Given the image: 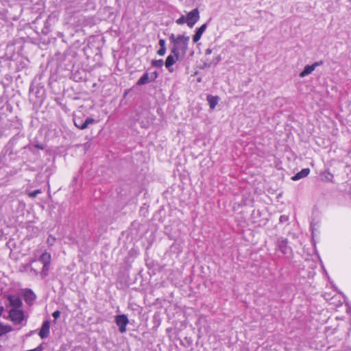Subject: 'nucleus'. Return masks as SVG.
I'll return each instance as SVG.
<instances>
[{"label": "nucleus", "mask_w": 351, "mask_h": 351, "mask_svg": "<svg viewBox=\"0 0 351 351\" xmlns=\"http://www.w3.org/2000/svg\"><path fill=\"white\" fill-rule=\"evenodd\" d=\"M210 53H211V49H206V54H210Z\"/></svg>", "instance_id": "cd10ccee"}, {"label": "nucleus", "mask_w": 351, "mask_h": 351, "mask_svg": "<svg viewBox=\"0 0 351 351\" xmlns=\"http://www.w3.org/2000/svg\"><path fill=\"white\" fill-rule=\"evenodd\" d=\"M49 265H50V264H44L43 265V270H42V274L44 276H47V273H48V271H49Z\"/></svg>", "instance_id": "5701e85b"}, {"label": "nucleus", "mask_w": 351, "mask_h": 351, "mask_svg": "<svg viewBox=\"0 0 351 351\" xmlns=\"http://www.w3.org/2000/svg\"><path fill=\"white\" fill-rule=\"evenodd\" d=\"M176 23H177L178 25H182V24H184V23H186V16H185L182 15L179 19H178L176 20Z\"/></svg>", "instance_id": "aec40b11"}, {"label": "nucleus", "mask_w": 351, "mask_h": 351, "mask_svg": "<svg viewBox=\"0 0 351 351\" xmlns=\"http://www.w3.org/2000/svg\"><path fill=\"white\" fill-rule=\"evenodd\" d=\"M24 298L25 302H32L36 299V295L31 289H27L25 291Z\"/></svg>", "instance_id": "2eb2a0df"}, {"label": "nucleus", "mask_w": 351, "mask_h": 351, "mask_svg": "<svg viewBox=\"0 0 351 351\" xmlns=\"http://www.w3.org/2000/svg\"><path fill=\"white\" fill-rule=\"evenodd\" d=\"M199 12L197 8H195L191 12H189L186 16V24L190 27L192 28L195 24L199 21Z\"/></svg>", "instance_id": "20e7f679"}, {"label": "nucleus", "mask_w": 351, "mask_h": 351, "mask_svg": "<svg viewBox=\"0 0 351 351\" xmlns=\"http://www.w3.org/2000/svg\"><path fill=\"white\" fill-rule=\"evenodd\" d=\"M182 58V56L178 53H171L167 57L165 60V66L167 68L169 72H173V69L172 66Z\"/></svg>", "instance_id": "423d86ee"}, {"label": "nucleus", "mask_w": 351, "mask_h": 351, "mask_svg": "<svg viewBox=\"0 0 351 351\" xmlns=\"http://www.w3.org/2000/svg\"><path fill=\"white\" fill-rule=\"evenodd\" d=\"M12 330V327L9 325L0 324V333L1 335Z\"/></svg>", "instance_id": "f3484780"}, {"label": "nucleus", "mask_w": 351, "mask_h": 351, "mask_svg": "<svg viewBox=\"0 0 351 351\" xmlns=\"http://www.w3.org/2000/svg\"><path fill=\"white\" fill-rule=\"evenodd\" d=\"M9 317L14 324H19L24 319V312L21 308H10L9 311Z\"/></svg>", "instance_id": "7ed1b4c3"}, {"label": "nucleus", "mask_w": 351, "mask_h": 351, "mask_svg": "<svg viewBox=\"0 0 351 351\" xmlns=\"http://www.w3.org/2000/svg\"><path fill=\"white\" fill-rule=\"evenodd\" d=\"M3 311H4V307L2 306H0V316L2 315Z\"/></svg>", "instance_id": "bb28decb"}, {"label": "nucleus", "mask_w": 351, "mask_h": 351, "mask_svg": "<svg viewBox=\"0 0 351 351\" xmlns=\"http://www.w3.org/2000/svg\"><path fill=\"white\" fill-rule=\"evenodd\" d=\"M40 193H41V190L40 189H37V190H35L34 191L30 192L29 193V197H30L32 198H34V197H36Z\"/></svg>", "instance_id": "412c9836"}, {"label": "nucleus", "mask_w": 351, "mask_h": 351, "mask_svg": "<svg viewBox=\"0 0 351 351\" xmlns=\"http://www.w3.org/2000/svg\"><path fill=\"white\" fill-rule=\"evenodd\" d=\"M40 261L43 263V264H50L51 262V254L48 252H44L40 257Z\"/></svg>", "instance_id": "dca6fc26"}, {"label": "nucleus", "mask_w": 351, "mask_h": 351, "mask_svg": "<svg viewBox=\"0 0 351 351\" xmlns=\"http://www.w3.org/2000/svg\"><path fill=\"white\" fill-rule=\"evenodd\" d=\"M115 321L119 326L120 332H125L126 331V326L129 322L128 317L124 314L119 315L116 317Z\"/></svg>", "instance_id": "0eeeda50"}, {"label": "nucleus", "mask_w": 351, "mask_h": 351, "mask_svg": "<svg viewBox=\"0 0 351 351\" xmlns=\"http://www.w3.org/2000/svg\"><path fill=\"white\" fill-rule=\"evenodd\" d=\"M310 173V169L308 168L302 169L300 172L297 173L295 176L292 177V180L294 181L298 180L301 178L306 177Z\"/></svg>", "instance_id": "ddd939ff"}, {"label": "nucleus", "mask_w": 351, "mask_h": 351, "mask_svg": "<svg viewBox=\"0 0 351 351\" xmlns=\"http://www.w3.org/2000/svg\"><path fill=\"white\" fill-rule=\"evenodd\" d=\"M206 27L207 25L204 23L196 30L195 34L193 36V43H197V41L199 40L203 33L205 32Z\"/></svg>", "instance_id": "f8f14e48"}, {"label": "nucleus", "mask_w": 351, "mask_h": 351, "mask_svg": "<svg viewBox=\"0 0 351 351\" xmlns=\"http://www.w3.org/2000/svg\"><path fill=\"white\" fill-rule=\"evenodd\" d=\"M169 40L173 44V46L171 48V53H178L182 56V57H184L188 50L190 37L184 34L175 36L172 34L169 36Z\"/></svg>", "instance_id": "f257e3e1"}, {"label": "nucleus", "mask_w": 351, "mask_h": 351, "mask_svg": "<svg viewBox=\"0 0 351 351\" xmlns=\"http://www.w3.org/2000/svg\"><path fill=\"white\" fill-rule=\"evenodd\" d=\"M95 122V120L91 117L86 118L84 121H82V120L80 119H74L75 125L80 130H84L87 128L90 124H93Z\"/></svg>", "instance_id": "6e6552de"}, {"label": "nucleus", "mask_w": 351, "mask_h": 351, "mask_svg": "<svg viewBox=\"0 0 351 351\" xmlns=\"http://www.w3.org/2000/svg\"><path fill=\"white\" fill-rule=\"evenodd\" d=\"M207 101L208 102L210 109L213 110L218 104L219 97L217 96L208 95L207 97Z\"/></svg>", "instance_id": "4468645a"}, {"label": "nucleus", "mask_w": 351, "mask_h": 351, "mask_svg": "<svg viewBox=\"0 0 351 351\" xmlns=\"http://www.w3.org/2000/svg\"><path fill=\"white\" fill-rule=\"evenodd\" d=\"M278 247L279 250L284 254H287L291 251L290 247L287 245V241L284 239L278 240Z\"/></svg>", "instance_id": "9b49d317"}, {"label": "nucleus", "mask_w": 351, "mask_h": 351, "mask_svg": "<svg viewBox=\"0 0 351 351\" xmlns=\"http://www.w3.org/2000/svg\"><path fill=\"white\" fill-rule=\"evenodd\" d=\"M159 45L160 47H165V40L164 39L159 40Z\"/></svg>", "instance_id": "a878e982"}, {"label": "nucleus", "mask_w": 351, "mask_h": 351, "mask_svg": "<svg viewBox=\"0 0 351 351\" xmlns=\"http://www.w3.org/2000/svg\"><path fill=\"white\" fill-rule=\"evenodd\" d=\"M325 180L333 182V175L329 171H326L324 173Z\"/></svg>", "instance_id": "a211bd4d"}, {"label": "nucleus", "mask_w": 351, "mask_h": 351, "mask_svg": "<svg viewBox=\"0 0 351 351\" xmlns=\"http://www.w3.org/2000/svg\"><path fill=\"white\" fill-rule=\"evenodd\" d=\"M49 329H50V322L48 320H46L43 323V325H42L41 328L39 332V336L42 339L47 338L49 334Z\"/></svg>", "instance_id": "9d476101"}, {"label": "nucleus", "mask_w": 351, "mask_h": 351, "mask_svg": "<svg viewBox=\"0 0 351 351\" xmlns=\"http://www.w3.org/2000/svg\"><path fill=\"white\" fill-rule=\"evenodd\" d=\"M158 77V73L154 71L150 74L145 73L137 81L136 84L138 86L145 85L150 82L154 81Z\"/></svg>", "instance_id": "39448f33"}, {"label": "nucleus", "mask_w": 351, "mask_h": 351, "mask_svg": "<svg viewBox=\"0 0 351 351\" xmlns=\"http://www.w3.org/2000/svg\"><path fill=\"white\" fill-rule=\"evenodd\" d=\"M52 316L55 318V319H58L60 316V312L59 311H55L53 313H52Z\"/></svg>", "instance_id": "393cba45"}, {"label": "nucleus", "mask_w": 351, "mask_h": 351, "mask_svg": "<svg viewBox=\"0 0 351 351\" xmlns=\"http://www.w3.org/2000/svg\"><path fill=\"white\" fill-rule=\"evenodd\" d=\"M166 53V47H160L158 51H157V53L158 55H159L160 56H163Z\"/></svg>", "instance_id": "b1692460"}, {"label": "nucleus", "mask_w": 351, "mask_h": 351, "mask_svg": "<svg viewBox=\"0 0 351 351\" xmlns=\"http://www.w3.org/2000/svg\"><path fill=\"white\" fill-rule=\"evenodd\" d=\"M322 61L315 62L311 65H306L304 70L300 73V77H304L309 74H311L317 66L322 64Z\"/></svg>", "instance_id": "1a4fd4ad"}, {"label": "nucleus", "mask_w": 351, "mask_h": 351, "mask_svg": "<svg viewBox=\"0 0 351 351\" xmlns=\"http://www.w3.org/2000/svg\"><path fill=\"white\" fill-rule=\"evenodd\" d=\"M163 65V60H154L152 62V66L154 67H161Z\"/></svg>", "instance_id": "6ab92c4d"}, {"label": "nucleus", "mask_w": 351, "mask_h": 351, "mask_svg": "<svg viewBox=\"0 0 351 351\" xmlns=\"http://www.w3.org/2000/svg\"><path fill=\"white\" fill-rule=\"evenodd\" d=\"M344 351H351V347L347 348Z\"/></svg>", "instance_id": "c85d7f7f"}, {"label": "nucleus", "mask_w": 351, "mask_h": 351, "mask_svg": "<svg viewBox=\"0 0 351 351\" xmlns=\"http://www.w3.org/2000/svg\"><path fill=\"white\" fill-rule=\"evenodd\" d=\"M289 216L288 215H282L279 218V222L280 223H286L289 221Z\"/></svg>", "instance_id": "4be33fe9"}, {"label": "nucleus", "mask_w": 351, "mask_h": 351, "mask_svg": "<svg viewBox=\"0 0 351 351\" xmlns=\"http://www.w3.org/2000/svg\"><path fill=\"white\" fill-rule=\"evenodd\" d=\"M7 302L5 303L6 307H10L11 308H20L23 302L20 297L17 295L9 294L5 295Z\"/></svg>", "instance_id": "f03ea898"}]
</instances>
